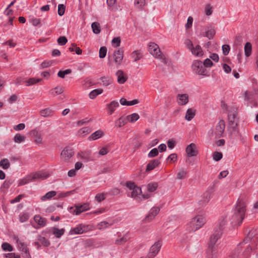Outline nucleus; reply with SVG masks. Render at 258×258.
Segmentation results:
<instances>
[{
  "label": "nucleus",
  "mask_w": 258,
  "mask_h": 258,
  "mask_svg": "<svg viewBox=\"0 0 258 258\" xmlns=\"http://www.w3.org/2000/svg\"><path fill=\"white\" fill-rule=\"evenodd\" d=\"M48 174L46 172H33L20 180L18 183V185L21 186L25 185L29 182L36 179H44L48 177Z\"/></svg>",
  "instance_id": "obj_1"
},
{
  "label": "nucleus",
  "mask_w": 258,
  "mask_h": 258,
  "mask_svg": "<svg viewBox=\"0 0 258 258\" xmlns=\"http://www.w3.org/2000/svg\"><path fill=\"white\" fill-rule=\"evenodd\" d=\"M206 223L205 218L201 215H197L192 218L188 224V228L191 231L195 232L201 228Z\"/></svg>",
  "instance_id": "obj_2"
},
{
  "label": "nucleus",
  "mask_w": 258,
  "mask_h": 258,
  "mask_svg": "<svg viewBox=\"0 0 258 258\" xmlns=\"http://www.w3.org/2000/svg\"><path fill=\"white\" fill-rule=\"evenodd\" d=\"M149 51L155 58L159 59L164 64L167 63L165 56L161 53L157 44L154 43H151L149 45Z\"/></svg>",
  "instance_id": "obj_3"
},
{
  "label": "nucleus",
  "mask_w": 258,
  "mask_h": 258,
  "mask_svg": "<svg viewBox=\"0 0 258 258\" xmlns=\"http://www.w3.org/2000/svg\"><path fill=\"white\" fill-rule=\"evenodd\" d=\"M237 116V108L233 107L228 114V124L230 128H232V131H235L237 130L238 122Z\"/></svg>",
  "instance_id": "obj_4"
},
{
  "label": "nucleus",
  "mask_w": 258,
  "mask_h": 258,
  "mask_svg": "<svg viewBox=\"0 0 258 258\" xmlns=\"http://www.w3.org/2000/svg\"><path fill=\"white\" fill-rule=\"evenodd\" d=\"M246 200L245 198L244 197H240L237 200L236 206L234 210V212L240 214L241 215V216H243L244 217L246 212Z\"/></svg>",
  "instance_id": "obj_5"
},
{
  "label": "nucleus",
  "mask_w": 258,
  "mask_h": 258,
  "mask_svg": "<svg viewBox=\"0 0 258 258\" xmlns=\"http://www.w3.org/2000/svg\"><path fill=\"white\" fill-rule=\"evenodd\" d=\"M192 69L196 73L199 75H203L208 76L206 74V69L203 66V63L201 61L199 60H195L192 64Z\"/></svg>",
  "instance_id": "obj_6"
},
{
  "label": "nucleus",
  "mask_w": 258,
  "mask_h": 258,
  "mask_svg": "<svg viewBox=\"0 0 258 258\" xmlns=\"http://www.w3.org/2000/svg\"><path fill=\"white\" fill-rule=\"evenodd\" d=\"M161 247V243L160 241L155 242L150 248L147 255V258H154L158 253Z\"/></svg>",
  "instance_id": "obj_7"
},
{
  "label": "nucleus",
  "mask_w": 258,
  "mask_h": 258,
  "mask_svg": "<svg viewBox=\"0 0 258 258\" xmlns=\"http://www.w3.org/2000/svg\"><path fill=\"white\" fill-rule=\"evenodd\" d=\"M74 152L73 149L70 147H67L63 149L61 153V159L65 162H68L69 159L73 157Z\"/></svg>",
  "instance_id": "obj_8"
},
{
  "label": "nucleus",
  "mask_w": 258,
  "mask_h": 258,
  "mask_svg": "<svg viewBox=\"0 0 258 258\" xmlns=\"http://www.w3.org/2000/svg\"><path fill=\"white\" fill-rule=\"evenodd\" d=\"M113 60L117 65H120L123 58V50L122 48L114 51L113 53Z\"/></svg>",
  "instance_id": "obj_9"
},
{
  "label": "nucleus",
  "mask_w": 258,
  "mask_h": 258,
  "mask_svg": "<svg viewBox=\"0 0 258 258\" xmlns=\"http://www.w3.org/2000/svg\"><path fill=\"white\" fill-rule=\"evenodd\" d=\"M30 134L34 139V142L38 145H42V138L41 134L39 132L37 129L35 128L30 132Z\"/></svg>",
  "instance_id": "obj_10"
},
{
  "label": "nucleus",
  "mask_w": 258,
  "mask_h": 258,
  "mask_svg": "<svg viewBox=\"0 0 258 258\" xmlns=\"http://www.w3.org/2000/svg\"><path fill=\"white\" fill-rule=\"evenodd\" d=\"M186 153L188 157L196 156L198 154L197 146L194 143H191L186 148Z\"/></svg>",
  "instance_id": "obj_11"
},
{
  "label": "nucleus",
  "mask_w": 258,
  "mask_h": 258,
  "mask_svg": "<svg viewBox=\"0 0 258 258\" xmlns=\"http://www.w3.org/2000/svg\"><path fill=\"white\" fill-rule=\"evenodd\" d=\"M222 232L221 231L216 230L215 233L212 234L210 237L209 247L211 249H213V246L215 244L217 240L220 238L222 235Z\"/></svg>",
  "instance_id": "obj_12"
},
{
  "label": "nucleus",
  "mask_w": 258,
  "mask_h": 258,
  "mask_svg": "<svg viewBox=\"0 0 258 258\" xmlns=\"http://www.w3.org/2000/svg\"><path fill=\"white\" fill-rule=\"evenodd\" d=\"M89 230H90V227L89 225L80 224L77 227L73 229L71 231L75 234H80L86 232Z\"/></svg>",
  "instance_id": "obj_13"
},
{
  "label": "nucleus",
  "mask_w": 258,
  "mask_h": 258,
  "mask_svg": "<svg viewBox=\"0 0 258 258\" xmlns=\"http://www.w3.org/2000/svg\"><path fill=\"white\" fill-rule=\"evenodd\" d=\"M160 210V209L159 207H153L151 209L149 213L146 217L145 220L146 221H150L153 220L155 218V217L159 213Z\"/></svg>",
  "instance_id": "obj_14"
},
{
  "label": "nucleus",
  "mask_w": 258,
  "mask_h": 258,
  "mask_svg": "<svg viewBox=\"0 0 258 258\" xmlns=\"http://www.w3.org/2000/svg\"><path fill=\"white\" fill-rule=\"evenodd\" d=\"M225 127V123L223 120H220L215 128V134L220 137L222 135Z\"/></svg>",
  "instance_id": "obj_15"
},
{
  "label": "nucleus",
  "mask_w": 258,
  "mask_h": 258,
  "mask_svg": "<svg viewBox=\"0 0 258 258\" xmlns=\"http://www.w3.org/2000/svg\"><path fill=\"white\" fill-rule=\"evenodd\" d=\"M76 209L74 211V214L78 215L82 212L87 211L90 209L89 204L85 203L81 205L75 206Z\"/></svg>",
  "instance_id": "obj_16"
},
{
  "label": "nucleus",
  "mask_w": 258,
  "mask_h": 258,
  "mask_svg": "<svg viewBox=\"0 0 258 258\" xmlns=\"http://www.w3.org/2000/svg\"><path fill=\"white\" fill-rule=\"evenodd\" d=\"M244 218L243 216H241L240 214L234 212L232 216L231 222L234 225H239L242 223Z\"/></svg>",
  "instance_id": "obj_17"
},
{
  "label": "nucleus",
  "mask_w": 258,
  "mask_h": 258,
  "mask_svg": "<svg viewBox=\"0 0 258 258\" xmlns=\"http://www.w3.org/2000/svg\"><path fill=\"white\" fill-rule=\"evenodd\" d=\"M34 220L38 224L37 226H34V227L36 229L44 227L46 223V219L45 218H43L39 215H37L34 216Z\"/></svg>",
  "instance_id": "obj_18"
},
{
  "label": "nucleus",
  "mask_w": 258,
  "mask_h": 258,
  "mask_svg": "<svg viewBox=\"0 0 258 258\" xmlns=\"http://www.w3.org/2000/svg\"><path fill=\"white\" fill-rule=\"evenodd\" d=\"M141 188L138 186H136L134 189H132L131 197L136 199L139 202H140L142 201L141 197Z\"/></svg>",
  "instance_id": "obj_19"
},
{
  "label": "nucleus",
  "mask_w": 258,
  "mask_h": 258,
  "mask_svg": "<svg viewBox=\"0 0 258 258\" xmlns=\"http://www.w3.org/2000/svg\"><path fill=\"white\" fill-rule=\"evenodd\" d=\"M160 163V161L159 159H156L154 160H152L150 161L149 163L147 165L146 171L149 172L152 170H153L154 168H155L156 167H157Z\"/></svg>",
  "instance_id": "obj_20"
},
{
  "label": "nucleus",
  "mask_w": 258,
  "mask_h": 258,
  "mask_svg": "<svg viewBox=\"0 0 258 258\" xmlns=\"http://www.w3.org/2000/svg\"><path fill=\"white\" fill-rule=\"evenodd\" d=\"M177 103L181 105H184L188 102V95L187 94H180L177 95Z\"/></svg>",
  "instance_id": "obj_21"
},
{
  "label": "nucleus",
  "mask_w": 258,
  "mask_h": 258,
  "mask_svg": "<svg viewBox=\"0 0 258 258\" xmlns=\"http://www.w3.org/2000/svg\"><path fill=\"white\" fill-rule=\"evenodd\" d=\"M117 77V82L119 84H124L127 79V77L125 75L122 70H118L116 73Z\"/></svg>",
  "instance_id": "obj_22"
},
{
  "label": "nucleus",
  "mask_w": 258,
  "mask_h": 258,
  "mask_svg": "<svg viewBox=\"0 0 258 258\" xmlns=\"http://www.w3.org/2000/svg\"><path fill=\"white\" fill-rule=\"evenodd\" d=\"M104 132L101 130H98L92 134L88 138L89 141H94L98 139L104 135Z\"/></svg>",
  "instance_id": "obj_23"
},
{
  "label": "nucleus",
  "mask_w": 258,
  "mask_h": 258,
  "mask_svg": "<svg viewBox=\"0 0 258 258\" xmlns=\"http://www.w3.org/2000/svg\"><path fill=\"white\" fill-rule=\"evenodd\" d=\"M190 51L193 55L197 56H202L204 54L202 48L199 45L194 46Z\"/></svg>",
  "instance_id": "obj_24"
},
{
  "label": "nucleus",
  "mask_w": 258,
  "mask_h": 258,
  "mask_svg": "<svg viewBox=\"0 0 258 258\" xmlns=\"http://www.w3.org/2000/svg\"><path fill=\"white\" fill-rule=\"evenodd\" d=\"M53 113L54 111L50 108L42 109L39 112L40 115L44 117H50L53 115Z\"/></svg>",
  "instance_id": "obj_25"
},
{
  "label": "nucleus",
  "mask_w": 258,
  "mask_h": 258,
  "mask_svg": "<svg viewBox=\"0 0 258 258\" xmlns=\"http://www.w3.org/2000/svg\"><path fill=\"white\" fill-rule=\"evenodd\" d=\"M211 198V193L210 191H207L204 192L202 196V200L200 201V204L202 206L206 205L208 203Z\"/></svg>",
  "instance_id": "obj_26"
},
{
  "label": "nucleus",
  "mask_w": 258,
  "mask_h": 258,
  "mask_svg": "<svg viewBox=\"0 0 258 258\" xmlns=\"http://www.w3.org/2000/svg\"><path fill=\"white\" fill-rule=\"evenodd\" d=\"M119 106V103L117 101H112L109 104L107 105V107L109 110L108 113L111 115L115 111L116 108Z\"/></svg>",
  "instance_id": "obj_27"
},
{
  "label": "nucleus",
  "mask_w": 258,
  "mask_h": 258,
  "mask_svg": "<svg viewBox=\"0 0 258 258\" xmlns=\"http://www.w3.org/2000/svg\"><path fill=\"white\" fill-rule=\"evenodd\" d=\"M63 88L59 86L52 89L49 91L50 94L53 97L61 94V93H63Z\"/></svg>",
  "instance_id": "obj_28"
},
{
  "label": "nucleus",
  "mask_w": 258,
  "mask_h": 258,
  "mask_svg": "<svg viewBox=\"0 0 258 258\" xmlns=\"http://www.w3.org/2000/svg\"><path fill=\"white\" fill-rule=\"evenodd\" d=\"M196 114V110L192 108H188L187 110L185 118V119L189 121L191 120L195 116Z\"/></svg>",
  "instance_id": "obj_29"
},
{
  "label": "nucleus",
  "mask_w": 258,
  "mask_h": 258,
  "mask_svg": "<svg viewBox=\"0 0 258 258\" xmlns=\"http://www.w3.org/2000/svg\"><path fill=\"white\" fill-rule=\"evenodd\" d=\"M129 239L128 236L125 234L122 237L118 236V238L115 240V243L117 245H122L125 243Z\"/></svg>",
  "instance_id": "obj_30"
},
{
  "label": "nucleus",
  "mask_w": 258,
  "mask_h": 258,
  "mask_svg": "<svg viewBox=\"0 0 258 258\" xmlns=\"http://www.w3.org/2000/svg\"><path fill=\"white\" fill-rule=\"evenodd\" d=\"M241 251L240 247H237L234 250H233L229 256V258H241V256H240V253Z\"/></svg>",
  "instance_id": "obj_31"
},
{
  "label": "nucleus",
  "mask_w": 258,
  "mask_h": 258,
  "mask_svg": "<svg viewBox=\"0 0 258 258\" xmlns=\"http://www.w3.org/2000/svg\"><path fill=\"white\" fill-rule=\"evenodd\" d=\"M52 232L57 238L60 237L64 232L63 229H59L56 227H53L52 228Z\"/></svg>",
  "instance_id": "obj_32"
},
{
  "label": "nucleus",
  "mask_w": 258,
  "mask_h": 258,
  "mask_svg": "<svg viewBox=\"0 0 258 258\" xmlns=\"http://www.w3.org/2000/svg\"><path fill=\"white\" fill-rule=\"evenodd\" d=\"M252 50V45L250 42H246L244 46V53L246 57L251 55Z\"/></svg>",
  "instance_id": "obj_33"
},
{
  "label": "nucleus",
  "mask_w": 258,
  "mask_h": 258,
  "mask_svg": "<svg viewBox=\"0 0 258 258\" xmlns=\"http://www.w3.org/2000/svg\"><path fill=\"white\" fill-rule=\"evenodd\" d=\"M100 80L102 82L101 85L104 86H107L112 83L111 78L108 77H102L100 78Z\"/></svg>",
  "instance_id": "obj_34"
},
{
  "label": "nucleus",
  "mask_w": 258,
  "mask_h": 258,
  "mask_svg": "<svg viewBox=\"0 0 258 258\" xmlns=\"http://www.w3.org/2000/svg\"><path fill=\"white\" fill-rule=\"evenodd\" d=\"M227 222L226 217H223L220 220V221L218 224V231H221L222 232V230L225 228V225Z\"/></svg>",
  "instance_id": "obj_35"
},
{
  "label": "nucleus",
  "mask_w": 258,
  "mask_h": 258,
  "mask_svg": "<svg viewBox=\"0 0 258 258\" xmlns=\"http://www.w3.org/2000/svg\"><path fill=\"white\" fill-rule=\"evenodd\" d=\"M139 115L138 113H133L131 115H127L126 116V119L127 121L130 122H134L138 120L139 119Z\"/></svg>",
  "instance_id": "obj_36"
},
{
  "label": "nucleus",
  "mask_w": 258,
  "mask_h": 258,
  "mask_svg": "<svg viewBox=\"0 0 258 258\" xmlns=\"http://www.w3.org/2000/svg\"><path fill=\"white\" fill-rule=\"evenodd\" d=\"M103 92L102 89H97L92 91L89 94L90 98L93 99L97 95L101 94Z\"/></svg>",
  "instance_id": "obj_37"
},
{
  "label": "nucleus",
  "mask_w": 258,
  "mask_h": 258,
  "mask_svg": "<svg viewBox=\"0 0 258 258\" xmlns=\"http://www.w3.org/2000/svg\"><path fill=\"white\" fill-rule=\"evenodd\" d=\"M56 195V192L55 191H50L47 192L44 196L41 198L42 201H45L49 200L51 198L54 197Z\"/></svg>",
  "instance_id": "obj_38"
},
{
  "label": "nucleus",
  "mask_w": 258,
  "mask_h": 258,
  "mask_svg": "<svg viewBox=\"0 0 258 258\" xmlns=\"http://www.w3.org/2000/svg\"><path fill=\"white\" fill-rule=\"evenodd\" d=\"M252 251V247L251 246H247L241 255V258H248Z\"/></svg>",
  "instance_id": "obj_39"
},
{
  "label": "nucleus",
  "mask_w": 258,
  "mask_h": 258,
  "mask_svg": "<svg viewBox=\"0 0 258 258\" xmlns=\"http://www.w3.org/2000/svg\"><path fill=\"white\" fill-rule=\"evenodd\" d=\"M17 242L18 244V246L19 248L25 252V254H29V249L27 247L26 245L23 242H19V239L17 238Z\"/></svg>",
  "instance_id": "obj_40"
},
{
  "label": "nucleus",
  "mask_w": 258,
  "mask_h": 258,
  "mask_svg": "<svg viewBox=\"0 0 258 258\" xmlns=\"http://www.w3.org/2000/svg\"><path fill=\"white\" fill-rule=\"evenodd\" d=\"M91 27L95 34H99L101 31L100 24L97 22H93L91 25Z\"/></svg>",
  "instance_id": "obj_41"
},
{
  "label": "nucleus",
  "mask_w": 258,
  "mask_h": 258,
  "mask_svg": "<svg viewBox=\"0 0 258 258\" xmlns=\"http://www.w3.org/2000/svg\"><path fill=\"white\" fill-rule=\"evenodd\" d=\"M131 56L134 59L135 61H137L142 58V55L139 50H136L132 53Z\"/></svg>",
  "instance_id": "obj_42"
},
{
  "label": "nucleus",
  "mask_w": 258,
  "mask_h": 258,
  "mask_svg": "<svg viewBox=\"0 0 258 258\" xmlns=\"http://www.w3.org/2000/svg\"><path fill=\"white\" fill-rule=\"evenodd\" d=\"M26 137L24 136H22L20 134H16L14 138V141L15 143H20L24 142L25 140Z\"/></svg>",
  "instance_id": "obj_43"
},
{
  "label": "nucleus",
  "mask_w": 258,
  "mask_h": 258,
  "mask_svg": "<svg viewBox=\"0 0 258 258\" xmlns=\"http://www.w3.org/2000/svg\"><path fill=\"white\" fill-rule=\"evenodd\" d=\"M0 166L4 169H7L10 166V163L7 159H3L0 161Z\"/></svg>",
  "instance_id": "obj_44"
},
{
  "label": "nucleus",
  "mask_w": 258,
  "mask_h": 258,
  "mask_svg": "<svg viewBox=\"0 0 258 258\" xmlns=\"http://www.w3.org/2000/svg\"><path fill=\"white\" fill-rule=\"evenodd\" d=\"M215 30L214 28H211L209 30L206 31L205 33V36L208 38L209 39H212L214 37L215 34Z\"/></svg>",
  "instance_id": "obj_45"
},
{
  "label": "nucleus",
  "mask_w": 258,
  "mask_h": 258,
  "mask_svg": "<svg viewBox=\"0 0 258 258\" xmlns=\"http://www.w3.org/2000/svg\"><path fill=\"white\" fill-rule=\"evenodd\" d=\"M127 120L126 118L120 117L116 121V124L118 127L123 126L125 123H126Z\"/></svg>",
  "instance_id": "obj_46"
},
{
  "label": "nucleus",
  "mask_w": 258,
  "mask_h": 258,
  "mask_svg": "<svg viewBox=\"0 0 258 258\" xmlns=\"http://www.w3.org/2000/svg\"><path fill=\"white\" fill-rule=\"evenodd\" d=\"M158 186L157 182L149 183L147 185V189L150 192H153L156 190Z\"/></svg>",
  "instance_id": "obj_47"
},
{
  "label": "nucleus",
  "mask_w": 258,
  "mask_h": 258,
  "mask_svg": "<svg viewBox=\"0 0 258 258\" xmlns=\"http://www.w3.org/2000/svg\"><path fill=\"white\" fill-rule=\"evenodd\" d=\"M106 196V194L99 193V194H97L95 196V199L97 202L100 203L105 199Z\"/></svg>",
  "instance_id": "obj_48"
},
{
  "label": "nucleus",
  "mask_w": 258,
  "mask_h": 258,
  "mask_svg": "<svg viewBox=\"0 0 258 258\" xmlns=\"http://www.w3.org/2000/svg\"><path fill=\"white\" fill-rule=\"evenodd\" d=\"M72 73V70L71 69H67L64 71H60L57 73V76L61 78H64L65 75L70 74Z\"/></svg>",
  "instance_id": "obj_49"
},
{
  "label": "nucleus",
  "mask_w": 258,
  "mask_h": 258,
  "mask_svg": "<svg viewBox=\"0 0 258 258\" xmlns=\"http://www.w3.org/2000/svg\"><path fill=\"white\" fill-rule=\"evenodd\" d=\"M107 53V48L105 46L101 47L99 49V55L101 58H104Z\"/></svg>",
  "instance_id": "obj_50"
},
{
  "label": "nucleus",
  "mask_w": 258,
  "mask_h": 258,
  "mask_svg": "<svg viewBox=\"0 0 258 258\" xmlns=\"http://www.w3.org/2000/svg\"><path fill=\"white\" fill-rule=\"evenodd\" d=\"M38 240L42 243L44 246H48L50 245L49 241L46 239L44 237L41 236H38Z\"/></svg>",
  "instance_id": "obj_51"
},
{
  "label": "nucleus",
  "mask_w": 258,
  "mask_h": 258,
  "mask_svg": "<svg viewBox=\"0 0 258 258\" xmlns=\"http://www.w3.org/2000/svg\"><path fill=\"white\" fill-rule=\"evenodd\" d=\"M2 248L5 251L7 250L9 251H12L13 250L12 246L7 242H5L2 244Z\"/></svg>",
  "instance_id": "obj_52"
},
{
  "label": "nucleus",
  "mask_w": 258,
  "mask_h": 258,
  "mask_svg": "<svg viewBox=\"0 0 258 258\" xmlns=\"http://www.w3.org/2000/svg\"><path fill=\"white\" fill-rule=\"evenodd\" d=\"M223 157L222 153L219 152H215L213 155V158L214 160L218 161L220 160Z\"/></svg>",
  "instance_id": "obj_53"
},
{
  "label": "nucleus",
  "mask_w": 258,
  "mask_h": 258,
  "mask_svg": "<svg viewBox=\"0 0 258 258\" xmlns=\"http://www.w3.org/2000/svg\"><path fill=\"white\" fill-rule=\"evenodd\" d=\"M159 154V151L157 148L152 149L149 153L148 156L149 158H153L157 156Z\"/></svg>",
  "instance_id": "obj_54"
},
{
  "label": "nucleus",
  "mask_w": 258,
  "mask_h": 258,
  "mask_svg": "<svg viewBox=\"0 0 258 258\" xmlns=\"http://www.w3.org/2000/svg\"><path fill=\"white\" fill-rule=\"evenodd\" d=\"M68 42V39L65 36H60L57 39V43L59 45H64Z\"/></svg>",
  "instance_id": "obj_55"
},
{
  "label": "nucleus",
  "mask_w": 258,
  "mask_h": 258,
  "mask_svg": "<svg viewBox=\"0 0 258 258\" xmlns=\"http://www.w3.org/2000/svg\"><path fill=\"white\" fill-rule=\"evenodd\" d=\"M13 182L14 181L11 179H7L3 182L2 187L4 188L8 189Z\"/></svg>",
  "instance_id": "obj_56"
},
{
  "label": "nucleus",
  "mask_w": 258,
  "mask_h": 258,
  "mask_svg": "<svg viewBox=\"0 0 258 258\" xmlns=\"http://www.w3.org/2000/svg\"><path fill=\"white\" fill-rule=\"evenodd\" d=\"M205 11L206 15L210 16L213 13V7L210 4H207L205 7Z\"/></svg>",
  "instance_id": "obj_57"
},
{
  "label": "nucleus",
  "mask_w": 258,
  "mask_h": 258,
  "mask_svg": "<svg viewBox=\"0 0 258 258\" xmlns=\"http://www.w3.org/2000/svg\"><path fill=\"white\" fill-rule=\"evenodd\" d=\"M66 7L63 4H59L58 6V14L61 16H62L65 12Z\"/></svg>",
  "instance_id": "obj_58"
},
{
  "label": "nucleus",
  "mask_w": 258,
  "mask_h": 258,
  "mask_svg": "<svg viewBox=\"0 0 258 258\" xmlns=\"http://www.w3.org/2000/svg\"><path fill=\"white\" fill-rule=\"evenodd\" d=\"M41 79H35L34 78H30L26 82L28 83L27 86H30L34 85L40 81H41Z\"/></svg>",
  "instance_id": "obj_59"
},
{
  "label": "nucleus",
  "mask_w": 258,
  "mask_h": 258,
  "mask_svg": "<svg viewBox=\"0 0 258 258\" xmlns=\"http://www.w3.org/2000/svg\"><path fill=\"white\" fill-rule=\"evenodd\" d=\"M111 225V224H109L106 221H102L100 222L98 225L97 227L99 229H102L105 228H107L108 226Z\"/></svg>",
  "instance_id": "obj_60"
},
{
  "label": "nucleus",
  "mask_w": 258,
  "mask_h": 258,
  "mask_svg": "<svg viewBox=\"0 0 258 258\" xmlns=\"http://www.w3.org/2000/svg\"><path fill=\"white\" fill-rule=\"evenodd\" d=\"M90 133V129L88 127H83L79 131L80 135H87Z\"/></svg>",
  "instance_id": "obj_61"
},
{
  "label": "nucleus",
  "mask_w": 258,
  "mask_h": 258,
  "mask_svg": "<svg viewBox=\"0 0 258 258\" xmlns=\"http://www.w3.org/2000/svg\"><path fill=\"white\" fill-rule=\"evenodd\" d=\"M187 174V172L183 169H181L177 173V178L181 179L184 178Z\"/></svg>",
  "instance_id": "obj_62"
},
{
  "label": "nucleus",
  "mask_w": 258,
  "mask_h": 258,
  "mask_svg": "<svg viewBox=\"0 0 258 258\" xmlns=\"http://www.w3.org/2000/svg\"><path fill=\"white\" fill-rule=\"evenodd\" d=\"M145 4V0H135V5L138 8L144 6Z\"/></svg>",
  "instance_id": "obj_63"
},
{
  "label": "nucleus",
  "mask_w": 258,
  "mask_h": 258,
  "mask_svg": "<svg viewBox=\"0 0 258 258\" xmlns=\"http://www.w3.org/2000/svg\"><path fill=\"white\" fill-rule=\"evenodd\" d=\"M217 252L215 250L210 249L209 250L207 258H216Z\"/></svg>",
  "instance_id": "obj_64"
}]
</instances>
